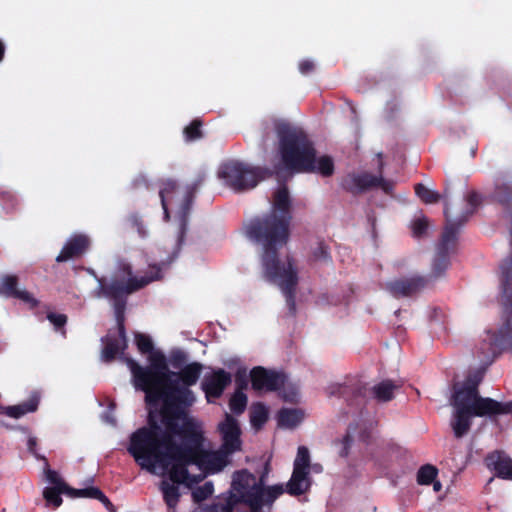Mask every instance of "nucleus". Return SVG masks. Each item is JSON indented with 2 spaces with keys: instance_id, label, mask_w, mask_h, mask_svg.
I'll use <instances>...</instances> for the list:
<instances>
[{
  "instance_id": "obj_2",
  "label": "nucleus",
  "mask_w": 512,
  "mask_h": 512,
  "mask_svg": "<svg viewBox=\"0 0 512 512\" xmlns=\"http://www.w3.org/2000/svg\"><path fill=\"white\" fill-rule=\"evenodd\" d=\"M135 342L141 353L148 354L149 366L144 368L130 361L129 367L135 387L145 392L151 423H156L160 411L176 404H192L195 397L189 387L197 382L201 366L193 363L178 374L170 373L164 354L154 349L149 336L137 334Z\"/></svg>"
},
{
  "instance_id": "obj_4",
  "label": "nucleus",
  "mask_w": 512,
  "mask_h": 512,
  "mask_svg": "<svg viewBox=\"0 0 512 512\" xmlns=\"http://www.w3.org/2000/svg\"><path fill=\"white\" fill-rule=\"evenodd\" d=\"M283 493L282 485L263 488V478L247 470L233 474L227 496L219 497L207 512H262Z\"/></svg>"
},
{
  "instance_id": "obj_26",
  "label": "nucleus",
  "mask_w": 512,
  "mask_h": 512,
  "mask_svg": "<svg viewBox=\"0 0 512 512\" xmlns=\"http://www.w3.org/2000/svg\"><path fill=\"white\" fill-rule=\"evenodd\" d=\"M437 476V469L432 465H425L420 468L417 474V481L421 485H429Z\"/></svg>"
},
{
  "instance_id": "obj_14",
  "label": "nucleus",
  "mask_w": 512,
  "mask_h": 512,
  "mask_svg": "<svg viewBox=\"0 0 512 512\" xmlns=\"http://www.w3.org/2000/svg\"><path fill=\"white\" fill-rule=\"evenodd\" d=\"M0 294L17 297L30 307L37 305V300L33 295L26 290L17 288L16 278L14 276H6L1 280Z\"/></svg>"
},
{
  "instance_id": "obj_11",
  "label": "nucleus",
  "mask_w": 512,
  "mask_h": 512,
  "mask_svg": "<svg viewBox=\"0 0 512 512\" xmlns=\"http://www.w3.org/2000/svg\"><path fill=\"white\" fill-rule=\"evenodd\" d=\"M251 384L254 390L259 392L273 391L285 383V376L275 371L255 367L250 372Z\"/></svg>"
},
{
  "instance_id": "obj_38",
  "label": "nucleus",
  "mask_w": 512,
  "mask_h": 512,
  "mask_svg": "<svg viewBox=\"0 0 512 512\" xmlns=\"http://www.w3.org/2000/svg\"><path fill=\"white\" fill-rule=\"evenodd\" d=\"M431 484H433V490L435 492H439L442 488L441 483L439 481H437L436 478L433 480V482Z\"/></svg>"
},
{
  "instance_id": "obj_27",
  "label": "nucleus",
  "mask_w": 512,
  "mask_h": 512,
  "mask_svg": "<svg viewBox=\"0 0 512 512\" xmlns=\"http://www.w3.org/2000/svg\"><path fill=\"white\" fill-rule=\"evenodd\" d=\"M246 405L247 397L241 391L234 393L229 402L230 410L236 414H241L245 410Z\"/></svg>"
},
{
  "instance_id": "obj_36",
  "label": "nucleus",
  "mask_w": 512,
  "mask_h": 512,
  "mask_svg": "<svg viewBox=\"0 0 512 512\" xmlns=\"http://www.w3.org/2000/svg\"><path fill=\"white\" fill-rule=\"evenodd\" d=\"M35 445H36V439L33 438V437H29V439H28V449L31 452H34Z\"/></svg>"
},
{
  "instance_id": "obj_23",
  "label": "nucleus",
  "mask_w": 512,
  "mask_h": 512,
  "mask_svg": "<svg viewBox=\"0 0 512 512\" xmlns=\"http://www.w3.org/2000/svg\"><path fill=\"white\" fill-rule=\"evenodd\" d=\"M268 419V408L262 403H255L250 409L251 425L259 430Z\"/></svg>"
},
{
  "instance_id": "obj_39",
  "label": "nucleus",
  "mask_w": 512,
  "mask_h": 512,
  "mask_svg": "<svg viewBox=\"0 0 512 512\" xmlns=\"http://www.w3.org/2000/svg\"><path fill=\"white\" fill-rule=\"evenodd\" d=\"M3 53H4V46H3L2 42L0 41V61L2 60Z\"/></svg>"
},
{
  "instance_id": "obj_42",
  "label": "nucleus",
  "mask_w": 512,
  "mask_h": 512,
  "mask_svg": "<svg viewBox=\"0 0 512 512\" xmlns=\"http://www.w3.org/2000/svg\"><path fill=\"white\" fill-rule=\"evenodd\" d=\"M171 512H175V511H171Z\"/></svg>"
},
{
  "instance_id": "obj_31",
  "label": "nucleus",
  "mask_w": 512,
  "mask_h": 512,
  "mask_svg": "<svg viewBox=\"0 0 512 512\" xmlns=\"http://www.w3.org/2000/svg\"><path fill=\"white\" fill-rule=\"evenodd\" d=\"M448 267V261L444 256H441L433 265L432 273L435 277H438Z\"/></svg>"
},
{
  "instance_id": "obj_15",
  "label": "nucleus",
  "mask_w": 512,
  "mask_h": 512,
  "mask_svg": "<svg viewBox=\"0 0 512 512\" xmlns=\"http://www.w3.org/2000/svg\"><path fill=\"white\" fill-rule=\"evenodd\" d=\"M486 463L498 477L512 479V460L508 456L494 452L487 457Z\"/></svg>"
},
{
  "instance_id": "obj_25",
  "label": "nucleus",
  "mask_w": 512,
  "mask_h": 512,
  "mask_svg": "<svg viewBox=\"0 0 512 512\" xmlns=\"http://www.w3.org/2000/svg\"><path fill=\"white\" fill-rule=\"evenodd\" d=\"M415 192L417 196L427 204L436 203L440 199V195L438 193L424 186L423 184H418L415 187Z\"/></svg>"
},
{
  "instance_id": "obj_1",
  "label": "nucleus",
  "mask_w": 512,
  "mask_h": 512,
  "mask_svg": "<svg viewBox=\"0 0 512 512\" xmlns=\"http://www.w3.org/2000/svg\"><path fill=\"white\" fill-rule=\"evenodd\" d=\"M176 404L160 411L156 423L138 429L130 439L129 453L142 469L187 487L205 476L221 472L230 463L222 448H203L206 438L203 423L189 416Z\"/></svg>"
},
{
  "instance_id": "obj_22",
  "label": "nucleus",
  "mask_w": 512,
  "mask_h": 512,
  "mask_svg": "<svg viewBox=\"0 0 512 512\" xmlns=\"http://www.w3.org/2000/svg\"><path fill=\"white\" fill-rule=\"evenodd\" d=\"M118 326L119 338L115 341V343L107 342L103 349L102 354L106 359L113 358L117 353L123 351L126 348V339L122 322L119 321Z\"/></svg>"
},
{
  "instance_id": "obj_3",
  "label": "nucleus",
  "mask_w": 512,
  "mask_h": 512,
  "mask_svg": "<svg viewBox=\"0 0 512 512\" xmlns=\"http://www.w3.org/2000/svg\"><path fill=\"white\" fill-rule=\"evenodd\" d=\"M292 201L286 188H279L273 198L269 216L262 222L251 224L246 233L262 249L264 276L278 286L287 303L294 309V293L298 283V271L292 260L280 258L278 249L288 240Z\"/></svg>"
},
{
  "instance_id": "obj_33",
  "label": "nucleus",
  "mask_w": 512,
  "mask_h": 512,
  "mask_svg": "<svg viewBox=\"0 0 512 512\" xmlns=\"http://www.w3.org/2000/svg\"><path fill=\"white\" fill-rule=\"evenodd\" d=\"M184 133L189 140L197 138L199 136L198 122H193L190 126L186 127Z\"/></svg>"
},
{
  "instance_id": "obj_8",
  "label": "nucleus",
  "mask_w": 512,
  "mask_h": 512,
  "mask_svg": "<svg viewBox=\"0 0 512 512\" xmlns=\"http://www.w3.org/2000/svg\"><path fill=\"white\" fill-rule=\"evenodd\" d=\"M47 479L52 484L51 487L45 488L43 496L48 505L59 507L62 503L61 493H67L72 497H86L95 498L100 500L106 506L110 505L107 497L97 488L90 487L86 489H69L67 485L59 478L58 474L54 471H47Z\"/></svg>"
},
{
  "instance_id": "obj_5",
  "label": "nucleus",
  "mask_w": 512,
  "mask_h": 512,
  "mask_svg": "<svg viewBox=\"0 0 512 512\" xmlns=\"http://www.w3.org/2000/svg\"><path fill=\"white\" fill-rule=\"evenodd\" d=\"M282 162L295 172H313L328 177L334 172V161L328 155H317L306 135L283 126L278 131Z\"/></svg>"
},
{
  "instance_id": "obj_40",
  "label": "nucleus",
  "mask_w": 512,
  "mask_h": 512,
  "mask_svg": "<svg viewBox=\"0 0 512 512\" xmlns=\"http://www.w3.org/2000/svg\"><path fill=\"white\" fill-rule=\"evenodd\" d=\"M296 396H297V393H295L292 397H289V400H291V401L294 400L296 398Z\"/></svg>"
},
{
  "instance_id": "obj_21",
  "label": "nucleus",
  "mask_w": 512,
  "mask_h": 512,
  "mask_svg": "<svg viewBox=\"0 0 512 512\" xmlns=\"http://www.w3.org/2000/svg\"><path fill=\"white\" fill-rule=\"evenodd\" d=\"M38 401L36 399H31L26 403L3 407L0 406V414H5L11 418H20L23 415L33 412L37 408Z\"/></svg>"
},
{
  "instance_id": "obj_13",
  "label": "nucleus",
  "mask_w": 512,
  "mask_h": 512,
  "mask_svg": "<svg viewBox=\"0 0 512 512\" xmlns=\"http://www.w3.org/2000/svg\"><path fill=\"white\" fill-rule=\"evenodd\" d=\"M230 382V374L222 369L216 370L206 376L202 386L207 400L212 402L214 399L218 398Z\"/></svg>"
},
{
  "instance_id": "obj_28",
  "label": "nucleus",
  "mask_w": 512,
  "mask_h": 512,
  "mask_svg": "<svg viewBox=\"0 0 512 512\" xmlns=\"http://www.w3.org/2000/svg\"><path fill=\"white\" fill-rule=\"evenodd\" d=\"M159 278V275L158 273L156 275H152V276H149L147 278H142L140 280H137V281H133L132 279H129L127 285L124 287V286H117L115 287V290L116 291H120V292H131L135 289H138V288H141L143 287L144 285L150 283L151 281H154L156 279Z\"/></svg>"
},
{
  "instance_id": "obj_19",
  "label": "nucleus",
  "mask_w": 512,
  "mask_h": 512,
  "mask_svg": "<svg viewBox=\"0 0 512 512\" xmlns=\"http://www.w3.org/2000/svg\"><path fill=\"white\" fill-rule=\"evenodd\" d=\"M173 483L168 480H163L160 484V490L163 494L164 501L168 507L169 512L175 511V508L179 502L180 492L178 486L175 485L176 482L171 480Z\"/></svg>"
},
{
  "instance_id": "obj_20",
  "label": "nucleus",
  "mask_w": 512,
  "mask_h": 512,
  "mask_svg": "<svg viewBox=\"0 0 512 512\" xmlns=\"http://www.w3.org/2000/svg\"><path fill=\"white\" fill-rule=\"evenodd\" d=\"M357 185L360 188L379 187L384 192L388 193L393 188V183L388 180H384L381 177H375L369 174H361L356 178Z\"/></svg>"
},
{
  "instance_id": "obj_41",
  "label": "nucleus",
  "mask_w": 512,
  "mask_h": 512,
  "mask_svg": "<svg viewBox=\"0 0 512 512\" xmlns=\"http://www.w3.org/2000/svg\"><path fill=\"white\" fill-rule=\"evenodd\" d=\"M153 270H156L155 275H156L157 273H159V270H158V269H156V267H153ZM158 275L160 276V274H158Z\"/></svg>"
},
{
  "instance_id": "obj_18",
  "label": "nucleus",
  "mask_w": 512,
  "mask_h": 512,
  "mask_svg": "<svg viewBox=\"0 0 512 512\" xmlns=\"http://www.w3.org/2000/svg\"><path fill=\"white\" fill-rule=\"evenodd\" d=\"M305 418L304 411L300 409H282L278 413V424L282 428L293 429Z\"/></svg>"
},
{
  "instance_id": "obj_37",
  "label": "nucleus",
  "mask_w": 512,
  "mask_h": 512,
  "mask_svg": "<svg viewBox=\"0 0 512 512\" xmlns=\"http://www.w3.org/2000/svg\"><path fill=\"white\" fill-rule=\"evenodd\" d=\"M348 443H349V436H347L345 439H344V442H343V448L341 449L340 453L341 454H344L346 455L347 454V446H348Z\"/></svg>"
},
{
  "instance_id": "obj_17",
  "label": "nucleus",
  "mask_w": 512,
  "mask_h": 512,
  "mask_svg": "<svg viewBox=\"0 0 512 512\" xmlns=\"http://www.w3.org/2000/svg\"><path fill=\"white\" fill-rule=\"evenodd\" d=\"M422 285L421 278L399 279L389 283V289L395 296L408 295Z\"/></svg>"
},
{
  "instance_id": "obj_34",
  "label": "nucleus",
  "mask_w": 512,
  "mask_h": 512,
  "mask_svg": "<svg viewBox=\"0 0 512 512\" xmlns=\"http://www.w3.org/2000/svg\"><path fill=\"white\" fill-rule=\"evenodd\" d=\"M48 319L56 327H61L62 325H64L66 323V316L63 314H49Z\"/></svg>"
},
{
  "instance_id": "obj_32",
  "label": "nucleus",
  "mask_w": 512,
  "mask_h": 512,
  "mask_svg": "<svg viewBox=\"0 0 512 512\" xmlns=\"http://www.w3.org/2000/svg\"><path fill=\"white\" fill-rule=\"evenodd\" d=\"M455 235V231L449 226H447L442 238L443 249L446 248L451 242L455 240Z\"/></svg>"
},
{
  "instance_id": "obj_29",
  "label": "nucleus",
  "mask_w": 512,
  "mask_h": 512,
  "mask_svg": "<svg viewBox=\"0 0 512 512\" xmlns=\"http://www.w3.org/2000/svg\"><path fill=\"white\" fill-rule=\"evenodd\" d=\"M214 492L212 482H206L202 486H199L192 491V497L194 502H201L210 497Z\"/></svg>"
},
{
  "instance_id": "obj_12",
  "label": "nucleus",
  "mask_w": 512,
  "mask_h": 512,
  "mask_svg": "<svg viewBox=\"0 0 512 512\" xmlns=\"http://www.w3.org/2000/svg\"><path fill=\"white\" fill-rule=\"evenodd\" d=\"M162 206L166 217H168V207L173 204H179L180 213L185 215L189 208V198L184 190L176 189L174 183L167 182L160 191Z\"/></svg>"
},
{
  "instance_id": "obj_10",
  "label": "nucleus",
  "mask_w": 512,
  "mask_h": 512,
  "mask_svg": "<svg viewBox=\"0 0 512 512\" xmlns=\"http://www.w3.org/2000/svg\"><path fill=\"white\" fill-rule=\"evenodd\" d=\"M217 431L221 440L220 448L231 455L241 450V429L236 418L226 413L218 423Z\"/></svg>"
},
{
  "instance_id": "obj_35",
  "label": "nucleus",
  "mask_w": 512,
  "mask_h": 512,
  "mask_svg": "<svg viewBox=\"0 0 512 512\" xmlns=\"http://www.w3.org/2000/svg\"><path fill=\"white\" fill-rule=\"evenodd\" d=\"M313 62L310 61V60H304L302 62H300L299 64V69L302 73H308L309 71H311L313 69Z\"/></svg>"
},
{
  "instance_id": "obj_16",
  "label": "nucleus",
  "mask_w": 512,
  "mask_h": 512,
  "mask_svg": "<svg viewBox=\"0 0 512 512\" xmlns=\"http://www.w3.org/2000/svg\"><path fill=\"white\" fill-rule=\"evenodd\" d=\"M89 244V241L86 236L78 235L72 237L66 245L63 247L60 254L57 256L56 260L61 261H67L71 257L78 255L85 251Z\"/></svg>"
},
{
  "instance_id": "obj_24",
  "label": "nucleus",
  "mask_w": 512,
  "mask_h": 512,
  "mask_svg": "<svg viewBox=\"0 0 512 512\" xmlns=\"http://www.w3.org/2000/svg\"><path fill=\"white\" fill-rule=\"evenodd\" d=\"M397 388L390 380H385L373 387L375 397L380 401H388L393 397V392Z\"/></svg>"
},
{
  "instance_id": "obj_9",
  "label": "nucleus",
  "mask_w": 512,
  "mask_h": 512,
  "mask_svg": "<svg viewBox=\"0 0 512 512\" xmlns=\"http://www.w3.org/2000/svg\"><path fill=\"white\" fill-rule=\"evenodd\" d=\"M219 175L224 183L234 190L253 188L259 181L255 170L239 162L224 164Z\"/></svg>"
},
{
  "instance_id": "obj_7",
  "label": "nucleus",
  "mask_w": 512,
  "mask_h": 512,
  "mask_svg": "<svg viewBox=\"0 0 512 512\" xmlns=\"http://www.w3.org/2000/svg\"><path fill=\"white\" fill-rule=\"evenodd\" d=\"M323 467L319 463H312L310 451L305 446H299L293 461V470L289 481L286 483L283 492L291 496L306 494L313 483L312 475L320 474Z\"/></svg>"
},
{
  "instance_id": "obj_30",
  "label": "nucleus",
  "mask_w": 512,
  "mask_h": 512,
  "mask_svg": "<svg viewBox=\"0 0 512 512\" xmlns=\"http://www.w3.org/2000/svg\"><path fill=\"white\" fill-rule=\"evenodd\" d=\"M428 219L424 216L415 218L411 223V229L415 236L424 234L428 228Z\"/></svg>"
},
{
  "instance_id": "obj_6",
  "label": "nucleus",
  "mask_w": 512,
  "mask_h": 512,
  "mask_svg": "<svg viewBox=\"0 0 512 512\" xmlns=\"http://www.w3.org/2000/svg\"><path fill=\"white\" fill-rule=\"evenodd\" d=\"M479 382L480 377L474 376L455 386V392L451 399L453 408L451 427L458 438L469 431L474 416L492 415L502 411L498 402L478 396Z\"/></svg>"
}]
</instances>
